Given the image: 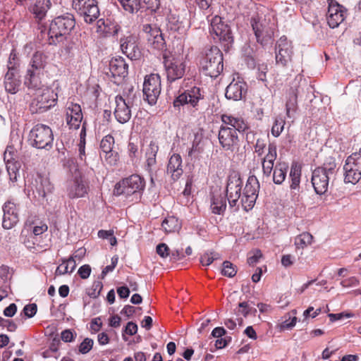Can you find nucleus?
Here are the masks:
<instances>
[{
  "mask_svg": "<svg viewBox=\"0 0 361 361\" xmlns=\"http://www.w3.org/2000/svg\"><path fill=\"white\" fill-rule=\"evenodd\" d=\"M298 87H292L290 88L288 92L287 101L286 103V115L288 118H290L291 112H295L297 109L298 106Z\"/></svg>",
  "mask_w": 361,
  "mask_h": 361,
  "instance_id": "nucleus-33",
  "label": "nucleus"
},
{
  "mask_svg": "<svg viewBox=\"0 0 361 361\" xmlns=\"http://www.w3.org/2000/svg\"><path fill=\"white\" fill-rule=\"evenodd\" d=\"M48 226L45 223L40 222L39 225H36L32 229L33 236H42L43 233L47 231Z\"/></svg>",
  "mask_w": 361,
  "mask_h": 361,
  "instance_id": "nucleus-58",
  "label": "nucleus"
},
{
  "mask_svg": "<svg viewBox=\"0 0 361 361\" xmlns=\"http://www.w3.org/2000/svg\"><path fill=\"white\" fill-rule=\"evenodd\" d=\"M148 43L155 49L164 50L166 47V42L162 33L157 34V36L151 38Z\"/></svg>",
  "mask_w": 361,
  "mask_h": 361,
  "instance_id": "nucleus-48",
  "label": "nucleus"
},
{
  "mask_svg": "<svg viewBox=\"0 0 361 361\" xmlns=\"http://www.w3.org/2000/svg\"><path fill=\"white\" fill-rule=\"evenodd\" d=\"M283 319H284V320L282 321L279 324L280 331H285V330H288V329H293L295 326V324L297 323V320H298L296 317L294 316V317H291V316L290 314L289 315L286 314L283 317Z\"/></svg>",
  "mask_w": 361,
  "mask_h": 361,
  "instance_id": "nucleus-45",
  "label": "nucleus"
},
{
  "mask_svg": "<svg viewBox=\"0 0 361 361\" xmlns=\"http://www.w3.org/2000/svg\"><path fill=\"white\" fill-rule=\"evenodd\" d=\"M166 21L168 30L172 32H180L184 29L183 22L180 20L179 17L174 13H169L167 16Z\"/></svg>",
  "mask_w": 361,
  "mask_h": 361,
  "instance_id": "nucleus-40",
  "label": "nucleus"
},
{
  "mask_svg": "<svg viewBox=\"0 0 361 361\" xmlns=\"http://www.w3.org/2000/svg\"><path fill=\"white\" fill-rule=\"evenodd\" d=\"M51 6V0H37L30 11L38 21L43 20Z\"/></svg>",
  "mask_w": 361,
  "mask_h": 361,
  "instance_id": "nucleus-29",
  "label": "nucleus"
},
{
  "mask_svg": "<svg viewBox=\"0 0 361 361\" xmlns=\"http://www.w3.org/2000/svg\"><path fill=\"white\" fill-rule=\"evenodd\" d=\"M13 148L11 146L7 147L4 152V159L6 162L9 180L11 182L15 183L17 181L18 178L20 177L21 164L19 161L13 159Z\"/></svg>",
  "mask_w": 361,
  "mask_h": 361,
  "instance_id": "nucleus-22",
  "label": "nucleus"
},
{
  "mask_svg": "<svg viewBox=\"0 0 361 361\" xmlns=\"http://www.w3.org/2000/svg\"><path fill=\"white\" fill-rule=\"evenodd\" d=\"M157 253L162 258L168 257L169 253V248L165 243H160L156 247Z\"/></svg>",
  "mask_w": 361,
  "mask_h": 361,
  "instance_id": "nucleus-61",
  "label": "nucleus"
},
{
  "mask_svg": "<svg viewBox=\"0 0 361 361\" xmlns=\"http://www.w3.org/2000/svg\"><path fill=\"white\" fill-rule=\"evenodd\" d=\"M164 66L167 81L172 82L181 79L186 71V57L180 54L164 55Z\"/></svg>",
  "mask_w": 361,
  "mask_h": 361,
  "instance_id": "nucleus-7",
  "label": "nucleus"
},
{
  "mask_svg": "<svg viewBox=\"0 0 361 361\" xmlns=\"http://www.w3.org/2000/svg\"><path fill=\"white\" fill-rule=\"evenodd\" d=\"M203 151V148L200 146V139H198L197 136H195L194 141L192 142V145L191 148L188 151V155L192 156L195 154H200Z\"/></svg>",
  "mask_w": 361,
  "mask_h": 361,
  "instance_id": "nucleus-56",
  "label": "nucleus"
},
{
  "mask_svg": "<svg viewBox=\"0 0 361 361\" xmlns=\"http://www.w3.org/2000/svg\"><path fill=\"white\" fill-rule=\"evenodd\" d=\"M203 98L204 95L200 88L193 87L176 97L173 104V106L178 109L185 104H190L197 109L199 102L203 99Z\"/></svg>",
  "mask_w": 361,
  "mask_h": 361,
  "instance_id": "nucleus-16",
  "label": "nucleus"
},
{
  "mask_svg": "<svg viewBox=\"0 0 361 361\" xmlns=\"http://www.w3.org/2000/svg\"><path fill=\"white\" fill-rule=\"evenodd\" d=\"M182 159L178 154H173L171 156L167 166V173L171 176V178L176 180L183 174Z\"/></svg>",
  "mask_w": 361,
  "mask_h": 361,
  "instance_id": "nucleus-28",
  "label": "nucleus"
},
{
  "mask_svg": "<svg viewBox=\"0 0 361 361\" xmlns=\"http://www.w3.org/2000/svg\"><path fill=\"white\" fill-rule=\"evenodd\" d=\"M29 140L32 146L38 149H50L53 145L54 135L51 128L38 123L30 132Z\"/></svg>",
  "mask_w": 361,
  "mask_h": 361,
  "instance_id": "nucleus-8",
  "label": "nucleus"
},
{
  "mask_svg": "<svg viewBox=\"0 0 361 361\" xmlns=\"http://www.w3.org/2000/svg\"><path fill=\"white\" fill-rule=\"evenodd\" d=\"M35 181V190L39 197H45L52 192L54 186L47 178L39 176Z\"/></svg>",
  "mask_w": 361,
  "mask_h": 361,
  "instance_id": "nucleus-34",
  "label": "nucleus"
},
{
  "mask_svg": "<svg viewBox=\"0 0 361 361\" xmlns=\"http://www.w3.org/2000/svg\"><path fill=\"white\" fill-rule=\"evenodd\" d=\"M262 171L264 176L269 177L274 169V162L262 160Z\"/></svg>",
  "mask_w": 361,
  "mask_h": 361,
  "instance_id": "nucleus-60",
  "label": "nucleus"
},
{
  "mask_svg": "<svg viewBox=\"0 0 361 361\" xmlns=\"http://www.w3.org/2000/svg\"><path fill=\"white\" fill-rule=\"evenodd\" d=\"M346 11L340 4L331 1L329 5V9L326 14L327 23L331 28L338 27L343 22L345 18Z\"/></svg>",
  "mask_w": 361,
  "mask_h": 361,
  "instance_id": "nucleus-21",
  "label": "nucleus"
},
{
  "mask_svg": "<svg viewBox=\"0 0 361 361\" xmlns=\"http://www.w3.org/2000/svg\"><path fill=\"white\" fill-rule=\"evenodd\" d=\"M87 190L88 185L81 178H75L67 183V195L71 199L85 197Z\"/></svg>",
  "mask_w": 361,
  "mask_h": 361,
  "instance_id": "nucleus-24",
  "label": "nucleus"
},
{
  "mask_svg": "<svg viewBox=\"0 0 361 361\" xmlns=\"http://www.w3.org/2000/svg\"><path fill=\"white\" fill-rule=\"evenodd\" d=\"M277 157V146L274 142H270L268 145V152L262 159L268 162H274Z\"/></svg>",
  "mask_w": 361,
  "mask_h": 361,
  "instance_id": "nucleus-51",
  "label": "nucleus"
},
{
  "mask_svg": "<svg viewBox=\"0 0 361 361\" xmlns=\"http://www.w3.org/2000/svg\"><path fill=\"white\" fill-rule=\"evenodd\" d=\"M218 139L221 148L226 152H233L239 147V138L235 129L221 126Z\"/></svg>",
  "mask_w": 361,
  "mask_h": 361,
  "instance_id": "nucleus-15",
  "label": "nucleus"
},
{
  "mask_svg": "<svg viewBox=\"0 0 361 361\" xmlns=\"http://www.w3.org/2000/svg\"><path fill=\"white\" fill-rule=\"evenodd\" d=\"M247 91L246 84L241 80H233L226 87L225 96L228 99L240 100Z\"/></svg>",
  "mask_w": 361,
  "mask_h": 361,
  "instance_id": "nucleus-25",
  "label": "nucleus"
},
{
  "mask_svg": "<svg viewBox=\"0 0 361 361\" xmlns=\"http://www.w3.org/2000/svg\"><path fill=\"white\" fill-rule=\"evenodd\" d=\"M336 172L335 159L329 157L322 166L316 168L312 171V184L317 195L325 194L329 188L331 177Z\"/></svg>",
  "mask_w": 361,
  "mask_h": 361,
  "instance_id": "nucleus-3",
  "label": "nucleus"
},
{
  "mask_svg": "<svg viewBox=\"0 0 361 361\" xmlns=\"http://www.w3.org/2000/svg\"><path fill=\"white\" fill-rule=\"evenodd\" d=\"M37 310V307L36 304H29L24 307L23 312L27 317L31 318L36 314Z\"/></svg>",
  "mask_w": 361,
  "mask_h": 361,
  "instance_id": "nucleus-62",
  "label": "nucleus"
},
{
  "mask_svg": "<svg viewBox=\"0 0 361 361\" xmlns=\"http://www.w3.org/2000/svg\"><path fill=\"white\" fill-rule=\"evenodd\" d=\"M57 93L49 87L41 89L30 105V110L32 114L43 113L56 104Z\"/></svg>",
  "mask_w": 361,
  "mask_h": 361,
  "instance_id": "nucleus-9",
  "label": "nucleus"
},
{
  "mask_svg": "<svg viewBox=\"0 0 361 361\" xmlns=\"http://www.w3.org/2000/svg\"><path fill=\"white\" fill-rule=\"evenodd\" d=\"M238 312L247 317L252 311V307H250L247 302H242L238 304Z\"/></svg>",
  "mask_w": 361,
  "mask_h": 361,
  "instance_id": "nucleus-59",
  "label": "nucleus"
},
{
  "mask_svg": "<svg viewBox=\"0 0 361 361\" xmlns=\"http://www.w3.org/2000/svg\"><path fill=\"white\" fill-rule=\"evenodd\" d=\"M114 145V138L111 135L104 137L100 143L101 153L110 152Z\"/></svg>",
  "mask_w": 361,
  "mask_h": 361,
  "instance_id": "nucleus-44",
  "label": "nucleus"
},
{
  "mask_svg": "<svg viewBox=\"0 0 361 361\" xmlns=\"http://www.w3.org/2000/svg\"><path fill=\"white\" fill-rule=\"evenodd\" d=\"M224 126H228L235 129V132H245L248 128V124L242 118L231 115L224 114L221 116Z\"/></svg>",
  "mask_w": 361,
  "mask_h": 361,
  "instance_id": "nucleus-27",
  "label": "nucleus"
},
{
  "mask_svg": "<svg viewBox=\"0 0 361 361\" xmlns=\"http://www.w3.org/2000/svg\"><path fill=\"white\" fill-rule=\"evenodd\" d=\"M4 212L2 226L5 229L14 227L19 221L18 208L12 200L6 201L3 207Z\"/></svg>",
  "mask_w": 361,
  "mask_h": 361,
  "instance_id": "nucleus-19",
  "label": "nucleus"
},
{
  "mask_svg": "<svg viewBox=\"0 0 361 361\" xmlns=\"http://www.w3.org/2000/svg\"><path fill=\"white\" fill-rule=\"evenodd\" d=\"M128 65L122 57L112 59L109 63V71L111 76L116 79H123L128 75Z\"/></svg>",
  "mask_w": 361,
  "mask_h": 361,
  "instance_id": "nucleus-26",
  "label": "nucleus"
},
{
  "mask_svg": "<svg viewBox=\"0 0 361 361\" xmlns=\"http://www.w3.org/2000/svg\"><path fill=\"white\" fill-rule=\"evenodd\" d=\"M20 80L18 76V73L7 72L4 78V87L7 92L16 94L20 85Z\"/></svg>",
  "mask_w": 361,
  "mask_h": 361,
  "instance_id": "nucleus-32",
  "label": "nucleus"
},
{
  "mask_svg": "<svg viewBox=\"0 0 361 361\" xmlns=\"http://www.w3.org/2000/svg\"><path fill=\"white\" fill-rule=\"evenodd\" d=\"M250 23L258 43L265 46L272 42L275 23L270 16L252 17Z\"/></svg>",
  "mask_w": 361,
  "mask_h": 361,
  "instance_id": "nucleus-6",
  "label": "nucleus"
},
{
  "mask_svg": "<svg viewBox=\"0 0 361 361\" xmlns=\"http://www.w3.org/2000/svg\"><path fill=\"white\" fill-rule=\"evenodd\" d=\"M227 195L214 193L212 198L211 209L214 214H223L226 209Z\"/></svg>",
  "mask_w": 361,
  "mask_h": 361,
  "instance_id": "nucleus-31",
  "label": "nucleus"
},
{
  "mask_svg": "<svg viewBox=\"0 0 361 361\" xmlns=\"http://www.w3.org/2000/svg\"><path fill=\"white\" fill-rule=\"evenodd\" d=\"M97 32H102L106 35H117L121 30V27L116 23L111 22L109 20L101 18L97 22Z\"/></svg>",
  "mask_w": 361,
  "mask_h": 361,
  "instance_id": "nucleus-30",
  "label": "nucleus"
},
{
  "mask_svg": "<svg viewBox=\"0 0 361 361\" xmlns=\"http://www.w3.org/2000/svg\"><path fill=\"white\" fill-rule=\"evenodd\" d=\"M116 106L114 115L116 121L124 124L128 122L131 118L132 102L130 98H124L123 96L117 95L115 97Z\"/></svg>",
  "mask_w": 361,
  "mask_h": 361,
  "instance_id": "nucleus-17",
  "label": "nucleus"
},
{
  "mask_svg": "<svg viewBox=\"0 0 361 361\" xmlns=\"http://www.w3.org/2000/svg\"><path fill=\"white\" fill-rule=\"evenodd\" d=\"M293 46L286 36L279 38L276 46V61L278 65L285 67L291 61Z\"/></svg>",
  "mask_w": 361,
  "mask_h": 361,
  "instance_id": "nucleus-18",
  "label": "nucleus"
},
{
  "mask_svg": "<svg viewBox=\"0 0 361 361\" xmlns=\"http://www.w3.org/2000/svg\"><path fill=\"white\" fill-rule=\"evenodd\" d=\"M48 56L42 51H35L30 61L25 76V85L30 89H39L42 78L47 65Z\"/></svg>",
  "mask_w": 361,
  "mask_h": 361,
  "instance_id": "nucleus-2",
  "label": "nucleus"
},
{
  "mask_svg": "<svg viewBox=\"0 0 361 361\" xmlns=\"http://www.w3.org/2000/svg\"><path fill=\"white\" fill-rule=\"evenodd\" d=\"M285 125V121L282 118H276L271 128V133L274 137H279L282 133Z\"/></svg>",
  "mask_w": 361,
  "mask_h": 361,
  "instance_id": "nucleus-54",
  "label": "nucleus"
},
{
  "mask_svg": "<svg viewBox=\"0 0 361 361\" xmlns=\"http://www.w3.org/2000/svg\"><path fill=\"white\" fill-rule=\"evenodd\" d=\"M267 147V142L264 139L258 138L255 145V152L257 154L259 157H261Z\"/></svg>",
  "mask_w": 361,
  "mask_h": 361,
  "instance_id": "nucleus-57",
  "label": "nucleus"
},
{
  "mask_svg": "<svg viewBox=\"0 0 361 361\" xmlns=\"http://www.w3.org/2000/svg\"><path fill=\"white\" fill-rule=\"evenodd\" d=\"M75 25V20L72 14L66 13L55 18L49 25V43L57 44L63 42Z\"/></svg>",
  "mask_w": 361,
  "mask_h": 361,
  "instance_id": "nucleus-4",
  "label": "nucleus"
},
{
  "mask_svg": "<svg viewBox=\"0 0 361 361\" xmlns=\"http://www.w3.org/2000/svg\"><path fill=\"white\" fill-rule=\"evenodd\" d=\"M341 285L344 288L355 287L359 285V281L355 276H352L343 280Z\"/></svg>",
  "mask_w": 361,
  "mask_h": 361,
  "instance_id": "nucleus-64",
  "label": "nucleus"
},
{
  "mask_svg": "<svg viewBox=\"0 0 361 361\" xmlns=\"http://www.w3.org/2000/svg\"><path fill=\"white\" fill-rule=\"evenodd\" d=\"M343 170L345 183L355 184L361 179V148L348 157Z\"/></svg>",
  "mask_w": 361,
  "mask_h": 361,
  "instance_id": "nucleus-11",
  "label": "nucleus"
},
{
  "mask_svg": "<svg viewBox=\"0 0 361 361\" xmlns=\"http://www.w3.org/2000/svg\"><path fill=\"white\" fill-rule=\"evenodd\" d=\"M288 166L286 162H277L273 171V181L276 185H281L286 179Z\"/></svg>",
  "mask_w": 361,
  "mask_h": 361,
  "instance_id": "nucleus-35",
  "label": "nucleus"
},
{
  "mask_svg": "<svg viewBox=\"0 0 361 361\" xmlns=\"http://www.w3.org/2000/svg\"><path fill=\"white\" fill-rule=\"evenodd\" d=\"M100 157L106 161V163L111 166H114L118 161V154L113 149L110 152H105L100 154Z\"/></svg>",
  "mask_w": 361,
  "mask_h": 361,
  "instance_id": "nucleus-52",
  "label": "nucleus"
},
{
  "mask_svg": "<svg viewBox=\"0 0 361 361\" xmlns=\"http://www.w3.org/2000/svg\"><path fill=\"white\" fill-rule=\"evenodd\" d=\"M66 123L69 128L75 130L78 129L83 118L80 106L72 102H68L66 109Z\"/></svg>",
  "mask_w": 361,
  "mask_h": 361,
  "instance_id": "nucleus-20",
  "label": "nucleus"
},
{
  "mask_svg": "<svg viewBox=\"0 0 361 361\" xmlns=\"http://www.w3.org/2000/svg\"><path fill=\"white\" fill-rule=\"evenodd\" d=\"M220 258L219 253L214 251L204 252L200 257V262L203 266L210 265L214 260Z\"/></svg>",
  "mask_w": 361,
  "mask_h": 361,
  "instance_id": "nucleus-47",
  "label": "nucleus"
},
{
  "mask_svg": "<svg viewBox=\"0 0 361 361\" xmlns=\"http://www.w3.org/2000/svg\"><path fill=\"white\" fill-rule=\"evenodd\" d=\"M78 274H79L81 279H87L91 274L90 266L89 264H84L81 266L78 271Z\"/></svg>",
  "mask_w": 361,
  "mask_h": 361,
  "instance_id": "nucleus-63",
  "label": "nucleus"
},
{
  "mask_svg": "<svg viewBox=\"0 0 361 361\" xmlns=\"http://www.w3.org/2000/svg\"><path fill=\"white\" fill-rule=\"evenodd\" d=\"M123 8L130 13H137L142 8L141 0H118Z\"/></svg>",
  "mask_w": 361,
  "mask_h": 361,
  "instance_id": "nucleus-41",
  "label": "nucleus"
},
{
  "mask_svg": "<svg viewBox=\"0 0 361 361\" xmlns=\"http://www.w3.org/2000/svg\"><path fill=\"white\" fill-rule=\"evenodd\" d=\"M242 185L243 181L239 176L236 175L230 176L228 180L226 192L231 208L236 207L235 210H238L239 207L238 202L240 199V203L242 207L247 212L252 209L255 204L258 197L259 183L255 176H250L241 194Z\"/></svg>",
  "mask_w": 361,
  "mask_h": 361,
  "instance_id": "nucleus-1",
  "label": "nucleus"
},
{
  "mask_svg": "<svg viewBox=\"0 0 361 361\" xmlns=\"http://www.w3.org/2000/svg\"><path fill=\"white\" fill-rule=\"evenodd\" d=\"M120 46L122 52L131 60H136L141 55L140 50L137 46L135 37L129 35L121 38Z\"/></svg>",
  "mask_w": 361,
  "mask_h": 361,
  "instance_id": "nucleus-23",
  "label": "nucleus"
},
{
  "mask_svg": "<svg viewBox=\"0 0 361 361\" xmlns=\"http://www.w3.org/2000/svg\"><path fill=\"white\" fill-rule=\"evenodd\" d=\"M35 251L41 252L46 250L49 247L50 239L47 238V235L44 237L42 236H35Z\"/></svg>",
  "mask_w": 361,
  "mask_h": 361,
  "instance_id": "nucleus-46",
  "label": "nucleus"
},
{
  "mask_svg": "<svg viewBox=\"0 0 361 361\" xmlns=\"http://www.w3.org/2000/svg\"><path fill=\"white\" fill-rule=\"evenodd\" d=\"M142 30L146 34L147 42H149L151 38H153V37L157 36V34L161 33L160 28L156 25L145 24L143 25Z\"/></svg>",
  "mask_w": 361,
  "mask_h": 361,
  "instance_id": "nucleus-50",
  "label": "nucleus"
},
{
  "mask_svg": "<svg viewBox=\"0 0 361 361\" xmlns=\"http://www.w3.org/2000/svg\"><path fill=\"white\" fill-rule=\"evenodd\" d=\"M19 66V60L15 49H12L8 60V71L18 73V67Z\"/></svg>",
  "mask_w": 361,
  "mask_h": 361,
  "instance_id": "nucleus-43",
  "label": "nucleus"
},
{
  "mask_svg": "<svg viewBox=\"0 0 361 361\" xmlns=\"http://www.w3.org/2000/svg\"><path fill=\"white\" fill-rule=\"evenodd\" d=\"M93 345V339L85 338L78 345V351L81 354H87L92 349Z\"/></svg>",
  "mask_w": 361,
  "mask_h": 361,
  "instance_id": "nucleus-53",
  "label": "nucleus"
},
{
  "mask_svg": "<svg viewBox=\"0 0 361 361\" xmlns=\"http://www.w3.org/2000/svg\"><path fill=\"white\" fill-rule=\"evenodd\" d=\"M209 33L214 40L221 42L224 47L228 48L233 42L230 27L219 16H215L211 20Z\"/></svg>",
  "mask_w": 361,
  "mask_h": 361,
  "instance_id": "nucleus-10",
  "label": "nucleus"
},
{
  "mask_svg": "<svg viewBox=\"0 0 361 361\" xmlns=\"http://www.w3.org/2000/svg\"><path fill=\"white\" fill-rule=\"evenodd\" d=\"M161 90V78L158 74H150L145 78L143 94L149 104H156Z\"/></svg>",
  "mask_w": 361,
  "mask_h": 361,
  "instance_id": "nucleus-14",
  "label": "nucleus"
},
{
  "mask_svg": "<svg viewBox=\"0 0 361 361\" xmlns=\"http://www.w3.org/2000/svg\"><path fill=\"white\" fill-rule=\"evenodd\" d=\"M223 54L221 50L213 47L208 49L202 57L200 64L202 72L211 78H216L223 71Z\"/></svg>",
  "mask_w": 361,
  "mask_h": 361,
  "instance_id": "nucleus-5",
  "label": "nucleus"
},
{
  "mask_svg": "<svg viewBox=\"0 0 361 361\" xmlns=\"http://www.w3.org/2000/svg\"><path fill=\"white\" fill-rule=\"evenodd\" d=\"M144 188V180L138 175H132L117 183L114 192L117 195L128 196L142 190Z\"/></svg>",
  "mask_w": 361,
  "mask_h": 361,
  "instance_id": "nucleus-13",
  "label": "nucleus"
},
{
  "mask_svg": "<svg viewBox=\"0 0 361 361\" xmlns=\"http://www.w3.org/2000/svg\"><path fill=\"white\" fill-rule=\"evenodd\" d=\"M223 267L221 269L222 275L232 278L235 276L237 273L236 267L229 261L224 262L222 264Z\"/></svg>",
  "mask_w": 361,
  "mask_h": 361,
  "instance_id": "nucleus-49",
  "label": "nucleus"
},
{
  "mask_svg": "<svg viewBox=\"0 0 361 361\" xmlns=\"http://www.w3.org/2000/svg\"><path fill=\"white\" fill-rule=\"evenodd\" d=\"M158 150L159 146L154 142H151L146 149L145 157L147 159V167L149 171H151L157 163L156 156Z\"/></svg>",
  "mask_w": 361,
  "mask_h": 361,
  "instance_id": "nucleus-37",
  "label": "nucleus"
},
{
  "mask_svg": "<svg viewBox=\"0 0 361 361\" xmlns=\"http://www.w3.org/2000/svg\"><path fill=\"white\" fill-rule=\"evenodd\" d=\"M73 7L83 17L87 23H91L99 16V9L96 0H73Z\"/></svg>",
  "mask_w": 361,
  "mask_h": 361,
  "instance_id": "nucleus-12",
  "label": "nucleus"
},
{
  "mask_svg": "<svg viewBox=\"0 0 361 361\" xmlns=\"http://www.w3.org/2000/svg\"><path fill=\"white\" fill-rule=\"evenodd\" d=\"M23 243L24 245L32 252H36L35 251V236L32 235L29 236H25L23 237L22 240Z\"/></svg>",
  "mask_w": 361,
  "mask_h": 361,
  "instance_id": "nucleus-55",
  "label": "nucleus"
},
{
  "mask_svg": "<svg viewBox=\"0 0 361 361\" xmlns=\"http://www.w3.org/2000/svg\"><path fill=\"white\" fill-rule=\"evenodd\" d=\"M313 236L308 232H303L295 238V245L298 249H303L312 243Z\"/></svg>",
  "mask_w": 361,
  "mask_h": 361,
  "instance_id": "nucleus-42",
  "label": "nucleus"
},
{
  "mask_svg": "<svg viewBox=\"0 0 361 361\" xmlns=\"http://www.w3.org/2000/svg\"><path fill=\"white\" fill-rule=\"evenodd\" d=\"M161 227L166 233H174L179 231L181 225L177 218L171 216L164 219Z\"/></svg>",
  "mask_w": 361,
  "mask_h": 361,
  "instance_id": "nucleus-39",
  "label": "nucleus"
},
{
  "mask_svg": "<svg viewBox=\"0 0 361 361\" xmlns=\"http://www.w3.org/2000/svg\"><path fill=\"white\" fill-rule=\"evenodd\" d=\"M75 257L71 256L67 259H62V263L56 268L55 274L56 275H63L67 273H72L76 267Z\"/></svg>",
  "mask_w": 361,
  "mask_h": 361,
  "instance_id": "nucleus-38",
  "label": "nucleus"
},
{
  "mask_svg": "<svg viewBox=\"0 0 361 361\" xmlns=\"http://www.w3.org/2000/svg\"><path fill=\"white\" fill-rule=\"evenodd\" d=\"M301 177V168L297 164H293L290 167L289 178L290 188L292 190L299 191Z\"/></svg>",
  "mask_w": 361,
  "mask_h": 361,
  "instance_id": "nucleus-36",
  "label": "nucleus"
}]
</instances>
